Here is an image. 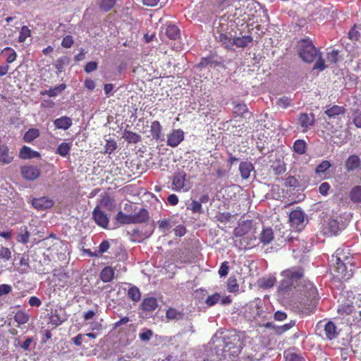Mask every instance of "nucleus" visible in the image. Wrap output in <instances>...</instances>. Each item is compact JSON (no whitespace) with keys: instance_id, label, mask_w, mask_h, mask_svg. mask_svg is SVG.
I'll list each match as a JSON object with an SVG mask.
<instances>
[{"instance_id":"obj_1","label":"nucleus","mask_w":361,"mask_h":361,"mask_svg":"<svg viewBox=\"0 0 361 361\" xmlns=\"http://www.w3.org/2000/svg\"><path fill=\"white\" fill-rule=\"evenodd\" d=\"M281 275L283 279L280 281L277 294L281 299L295 302L299 294H303L311 301L317 299V290L312 283L308 282L302 288L300 286L304 276V269L302 267H293L285 269L281 271Z\"/></svg>"},{"instance_id":"obj_2","label":"nucleus","mask_w":361,"mask_h":361,"mask_svg":"<svg viewBox=\"0 0 361 361\" xmlns=\"http://www.w3.org/2000/svg\"><path fill=\"white\" fill-rule=\"evenodd\" d=\"M332 262H334L332 270L333 274L343 280L350 279L355 269V261L348 250L338 248L332 255Z\"/></svg>"},{"instance_id":"obj_3","label":"nucleus","mask_w":361,"mask_h":361,"mask_svg":"<svg viewBox=\"0 0 361 361\" xmlns=\"http://www.w3.org/2000/svg\"><path fill=\"white\" fill-rule=\"evenodd\" d=\"M297 51L301 59L306 63H312L319 53L312 40L308 38L300 39L298 42Z\"/></svg>"},{"instance_id":"obj_4","label":"nucleus","mask_w":361,"mask_h":361,"mask_svg":"<svg viewBox=\"0 0 361 361\" xmlns=\"http://www.w3.org/2000/svg\"><path fill=\"white\" fill-rule=\"evenodd\" d=\"M245 314L248 319L255 321L257 324L268 319L266 312L263 310L262 304L259 300L252 301L247 304L245 307Z\"/></svg>"},{"instance_id":"obj_5","label":"nucleus","mask_w":361,"mask_h":361,"mask_svg":"<svg viewBox=\"0 0 361 361\" xmlns=\"http://www.w3.org/2000/svg\"><path fill=\"white\" fill-rule=\"evenodd\" d=\"M187 174L184 171H179L175 173L172 181L173 190L177 192L189 190L190 186Z\"/></svg>"},{"instance_id":"obj_6","label":"nucleus","mask_w":361,"mask_h":361,"mask_svg":"<svg viewBox=\"0 0 361 361\" xmlns=\"http://www.w3.org/2000/svg\"><path fill=\"white\" fill-rule=\"evenodd\" d=\"M324 128L334 143L342 145L345 142V136L341 129V126H339V128H335L330 122H327Z\"/></svg>"},{"instance_id":"obj_7","label":"nucleus","mask_w":361,"mask_h":361,"mask_svg":"<svg viewBox=\"0 0 361 361\" xmlns=\"http://www.w3.org/2000/svg\"><path fill=\"white\" fill-rule=\"evenodd\" d=\"M315 123V116L313 113H301L298 118V125L302 133H307Z\"/></svg>"},{"instance_id":"obj_8","label":"nucleus","mask_w":361,"mask_h":361,"mask_svg":"<svg viewBox=\"0 0 361 361\" xmlns=\"http://www.w3.org/2000/svg\"><path fill=\"white\" fill-rule=\"evenodd\" d=\"M92 219L97 225L103 228H108L109 226V217L107 214L102 210L99 205H97L92 211Z\"/></svg>"},{"instance_id":"obj_9","label":"nucleus","mask_w":361,"mask_h":361,"mask_svg":"<svg viewBox=\"0 0 361 361\" xmlns=\"http://www.w3.org/2000/svg\"><path fill=\"white\" fill-rule=\"evenodd\" d=\"M66 320L67 317L65 310L62 308L54 310L49 316V324H50L53 328H56Z\"/></svg>"},{"instance_id":"obj_10","label":"nucleus","mask_w":361,"mask_h":361,"mask_svg":"<svg viewBox=\"0 0 361 361\" xmlns=\"http://www.w3.org/2000/svg\"><path fill=\"white\" fill-rule=\"evenodd\" d=\"M346 112V109L343 106L338 105H327L324 114L331 121L332 119H340L341 116H343Z\"/></svg>"},{"instance_id":"obj_11","label":"nucleus","mask_w":361,"mask_h":361,"mask_svg":"<svg viewBox=\"0 0 361 361\" xmlns=\"http://www.w3.org/2000/svg\"><path fill=\"white\" fill-rule=\"evenodd\" d=\"M359 304H353V302L347 300L338 307V313L342 317L343 319H345L347 322L348 323V319L353 315V312H354L355 308L358 306Z\"/></svg>"},{"instance_id":"obj_12","label":"nucleus","mask_w":361,"mask_h":361,"mask_svg":"<svg viewBox=\"0 0 361 361\" xmlns=\"http://www.w3.org/2000/svg\"><path fill=\"white\" fill-rule=\"evenodd\" d=\"M320 329H323L324 334L329 340H333L338 336L336 326L331 321H329L324 324H322V322H319L317 325V329L319 330Z\"/></svg>"},{"instance_id":"obj_13","label":"nucleus","mask_w":361,"mask_h":361,"mask_svg":"<svg viewBox=\"0 0 361 361\" xmlns=\"http://www.w3.org/2000/svg\"><path fill=\"white\" fill-rule=\"evenodd\" d=\"M184 139V132L181 129L173 130L167 135V145L171 147H177Z\"/></svg>"},{"instance_id":"obj_14","label":"nucleus","mask_w":361,"mask_h":361,"mask_svg":"<svg viewBox=\"0 0 361 361\" xmlns=\"http://www.w3.org/2000/svg\"><path fill=\"white\" fill-rule=\"evenodd\" d=\"M252 227L253 224L252 220L243 221L234 228L233 235L235 237H243L252 231Z\"/></svg>"},{"instance_id":"obj_15","label":"nucleus","mask_w":361,"mask_h":361,"mask_svg":"<svg viewBox=\"0 0 361 361\" xmlns=\"http://www.w3.org/2000/svg\"><path fill=\"white\" fill-rule=\"evenodd\" d=\"M40 170L34 166H23L21 167V174L27 180H35L40 176Z\"/></svg>"},{"instance_id":"obj_16","label":"nucleus","mask_w":361,"mask_h":361,"mask_svg":"<svg viewBox=\"0 0 361 361\" xmlns=\"http://www.w3.org/2000/svg\"><path fill=\"white\" fill-rule=\"evenodd\" d=\"M32 206L37 210L42 211L53 207L54 201L48 197L34 198L32 200Z\"/></svg>"},{"instance_id":"obj_17","label":"nucleus","mask_w":361,"mask_h":361,"mask_svg":"<svg viewBox=\"0 0 361 361\" xmlns=\"http://www.w3.org/2000/svg\"><path fill=\"white\" fill-rule=\"evenodd\" d=\"M345 168L348 172L361 169V160L359 156L353 154L348 157L345 163Z\"/></svg>"},{"instance_id":"obj_18","label":"nucleus","mask_w":361,"mask_h":361,"mask_svg":"<svg viewBox=\"0 0 361 361\" xmlns=\"http://www.w3.org/2000/svg\"><path fill=\"white\" fill-rule=\"evenodd\" d=\"M14 157L13 152H10L6 145H0V162L3 164H8L13 161Z\"/></svg>"},{"instance_id":"obj_19","label":"nucleus","mask_w":361,"mask_h":361,"mask_svg":"<svg viewBox=\"0 0 361 361\" xmlns=\"http://www.w3.org/2000/svg\"><path fill=\"white\" fill-rule=\"evenodd\" d=\"M348 324L357 329H361V304L355 308L353 315L348 319Z\"/></svg>"},{"instance_id":"obj_20","label":"nucleus","mask_w":361,"mask_h":361,"mask_svg":"<svg viewBox=\"0 0 361 361\" xmlns=\"http://www.w3.org/2000/svg\"><path fill=\"white\" fill-rule=\"evenodd\" d=\"M158 307V302L155 298L148 297L143 299L140 307L145 312L154 311Z\"/></svg>"},{"instance_id":"obj_21","label":"nucleus","mask_w":361,"mask_h":361,"mask_svg":"<svg viewBox=\"0 0 361 361\" xmlns=\"http://www.w3.org/2000/svg\"><path fill=\"white\" fill-rule=\"evenodd\" d=\"M149 212L146 209L142 208L137 213L132 214L133 224H142L148 221Z\"/></svg>"},{"instance_id":"obj_22","label":"nucleus","mask_w":361,"mask_h":361,"mask_svg":"<svg viewBox=\"0 0 361 361\" xmlns=\"http://www.w3.org/2000/svg\"><path fill=\"white\" fill-rule=\"evenodd\" d=\"M216 39L221 43V44L227 49H233L234 38H232L231 33H219V36L216 37Z\"/></svg>"},{"instance_id":"obj_23","label":"nucleus","mask_w":361,"mask_h":361,"mask_svg":"<svg viewBox=\"0 0 361 361\" xmlns=\"http://www.w3.org/2000/svg\"><path fill=\"white\" fill-rule=\"evenodd\" d=\"M73 124L70 117L63 116L54 121V125L57 129L68 130Z\"/></svg>"},{"instance_id":"obj_24","label":"nucleus","mask_w":361,"mask_h":361,"mask_svg":"<svg viewBox=\"0 0 361 361\" xmlns=\"http://www.w3.org/2000/svg\"><path fill=\"white\" fill-rule=\"evenodd\" d=\"M19 157L22 159H29L32 158L40 157V154L37 151L32 150L27 146H23L19 152Z\"/></svg>"},{"instance_id":"obj_25","label":"nucleus","mask_w":361,"mask_h":361,"mask_svg":"<svg viewBox=\"0 0 361 361\" xmlns=\"http://www.w3.org/2000/svg\"><path fill=\"white\" fill-rule=\"evenodd\" d=\"M339 230V223L334 219H329L324 227V233L331 235H336Z\"/></svg>"},{"instance_id":"obj_26","label":"nucleus","mask_w":361,"mask_h":361,"mask_svg":"<svg viewBox=\"0 0 361 361\" xmlns=\"http://www.w3.org/2000/svg\"><path fill=\"white\" fill-rule=\"evenodd\" d=\"M253 170L254 166L250 161H242L239 165V171L243 179H247Z\"/></svg>"},{"instance_id":"obj_27","label":"nucleus","mask_w":361,"mask_h":361,"mask_svg":"<svg viewBox=\"0 0 361 361\" xmlns=\"http://www.w3.org/2000/svg\"><path fill=\"white\" fill-rule=\"evenodd\" d=\"M115 275V271L114 269L111 267L107 266L105 267L100 272V279L104 283H109L111 282Z\"/></svg>"},{"instance_id":"obj_28","label":"nucleus","mask_w":361,"mask_h":361,"mask_svg":"<svg viewBox=\"0 0 361 361\" xmlns=\"http://www.w3.org/2000/svg\"><path fill=\"white\" fill-rule=\"evenodd\" d=\"M290 224L294 226H299L304 221V214L300 210H293L289 214Z\"/></svg>"},{"instance_id":"obj_29","label":"nucleus","mask_w":361,"mask_h":361,"mask_svg":"<svg viewBox=\"0 0 361 361\" xmlns=\"http://www.w3.org/2000/svg\"><path fill=\"white\" fill-rule=\"evenodd\" d=\"M253 40V38L251 35H244L241 37H234L233 47L235 46L238 48H245L248 46Z\"/></svg>"},{"instance_id":"obj_30","label":"nucleus","mask_w":361,"mask_h":361,"mask_svg":"<svg viewBox=\"0 0 361 361\" xmlns=\"http://www.w3.org/2000/svg\"><path fill=\"white\" fill-rule=\"evenodd\" d=\"M115 200L114 197H111L109 194L105 193L102 195L99 203V206H103L106 208H107L109 210H111L114 208L115 204H114Z\"/></svg>"},{"instance_id":"obj_31","label":"nucleus","mask_w":361,"mask_h":361,"mask_svg":"<svg viewBox=\"0 0 361 361\" xmlns=\"http://www.w3.org/2000/svg\"><path fill=\"white\" fill-rule=\"evenodd\" d=\"M260 242L264 245L269 244L274 239V232L271 228H264L260 235Z\"/></svg>"},{"instance_id":"obj_32","label":"nucleus","mask_w":361,"mask_h":361,"mask_svg":"<svg viewBox=\"0 0 361 361\" xmlns=\"http://www.w3.org/2000/svg\"><path fill=\"white\" fill-rule=\"evenodd\" d=\"M66 88V85L64 83L60 84L53 88H50L47 90H43L40 92L41 95H48L50 97H56L59 93H61Z\"/></svg>"},{"instance_id":"obj_33","label":"nucleus","mask_w":361,"mask_h":361,"mask_svg":"<svg viewBox=\"0 0 361 361\" xmlns=\"http://www.w3.org/2000/svg\"><path fill=\"white\" fill-rule=\"evenodd\" d=\"M184 313L175 308L169 307L166 312V318L168 320H180L183 319Z\"/></svg>"},{"instance_id":"obj_34","label":"nucleus","mask_w":361,"mask_h":361,"mask_svg":"<svg viewBox=\"0 0 361 361\" xmlns=\"http://www.w3.org/2000/svg\"><path fill=\"white\" fill-rule=\"evenodd\" d=\"M123 137L128 143L135 144L141 141V136L139 134L128 130H124Z\"/></svg>"},{"instance_id":"obj_35","label":"nucleus","mask_w":361,"mask_h":361,"mask_svg":"<svg viewBox=\"0 0 361 361\" xmlns=\"http://www.w3.org/2000/svg\"><path fill=\"white\" fill-rule=\"evenodd\" d=\"M150 132L152 137L157 140H159L161 137L162 128L160 123L158 121H154L151 123Z\"/></svg>"},{"instance_id":"obj_36","label":"nucleus","mask_w":361,"mask_h":361,"mask_svg":"<svg viewBox=\"0 0 361 361\" xmlns=\"http://www.w3.org/2000/svg\"><path fill=\"white\" fill-rule=\"evenodd\" d=\"M30 237V233L26 226H22L19 229V233L17 235V240L23 244L28 243Z\"/></svg>"},{"instance_id":"obj_37","label":"nucleus","mask_w":361,"mask_h":361,"mask_svg":"<svg viewBox=\"0 0 361 361\" xmlns=\"http://www.w3.org/2000/svg\"><path fill=\"white\" fill-rule=\"evenodd\" d=\"M283 359L284 361H306L301 354L290 350H286L283 352Z\"/></svg>"},{"instance_id":"obj_38","label":"nucleus","mask_w":361,"mask_h":361,"mask_svg":"<svg viewBox=\"0 0 361 361\" xmlns=\"http://www.w3.org/2000/svg\"><path fill=\"white\" fill-rule=\"evenodd\" d=\"M349 197L354 203L361 202V186L357 185L353 187L349 193Z\"/></svg>"},{"instance_id":"obj_39","label":"nucleus","mask_w":361,"mask_h":361,"mask_svg":"<svg viewBox=\"0 0 361 361\" xmlns=\"http://www.w3.org/2000/svg\"><path fill=\"white\" fill-rule=\"evenodd\" d=\"M30 315L27 312L23 310H18L15 313L14 320L18 324H25L29 321Z\"/></svg>"},{"instance_id":"obj_40","label":"nucleus","mask_w":361,"mask_h":361,"mask_svg":"<svg viewBox=\"0 0 361 361\" xmlns=\"http://www.w3.org/2000/svg\"><path fill=\"white\" fill-rule=\"evenodd\" d=\"M166 35L171 39H176L180 36V30L175 25H169L166 30Z\"/></svg>"},{"instance_id":"obj_41","label":"nucleus","mask_w":361,"mask_h":361,"mask_svg":"<svg viewBox=\"0 0 361 361\" xmlns=\"http://www.w3.org/2000/svg\"><path fill=\"white\" fill-rule=\"evenodd\" d=\"M39 136V131L37 128L29 129L23 136V140L25 142H32L34 140Z\"/></svg>"},{"instance_id":"obj_42","label":"nucleus","mask_w":361,"mask_h":361,"mask_svg":"<svg viewBox=\"0 0 361 361\" xmlns=\"http://www.w3.org/2000/svg\"><path fill=\"white\" fill-rule=\"evenodd\" d=\"M116 221L120 224H133L132 215L126 214L123 212H118L115 217Z\"/></svg>"},{"instance_id":"obj_43","label":"nucleus","mask_w":361,"mask_h":361,"mask_svg":"<svg viewBox=\"0 0 361 361\" xmlns=\"http://www.w3.org/2000/svg\"><path fill=\"white\" fill-rule=\"evenodd\" d=\"M306 142L303 140L299 139L295 141L293 148L295 153L302 155L306 152Z\"/></svg>"},{"instance_id":"obj_44","label":"nucleus","mask_w":361,"mask_h":361,"mask_svg":"<svg viewBox=\"0 0 361 361\" xmlns=\"http://www.w3.org/2000/svg\"><path fill=\"white\" fill-rule=\"evenodd\" d=\"M71 146V143L62 142L58 146L56 152L60 156L65 157L69 154Z\"/></svg>"},{"instance_id":"obj_45","label":"nucleus","mask_w":361,"mask_h":361,"mask_svg":"<svg viewBox=\"0 0 361 361\" xmlns=\"http://www.w3.org/2000/svg\"><path fill=\"white\" fill-rule=\"evenodd\" d=\"M173 226V222L171 218L164 219L158 221V227L161 232L166 233Z\"/></svg>"},{"instance_id":"obj_46","label":"nucleus","mask_w":361,"mask_h":361,"mask_svg":"<svg viewBox=\"0 0 361 361\" xmlns=\"http://www.w3.org/2000/svg\"><path fill=\"white\" fill-rule=\"evenodd\" d=\"M109 247L110 244L109 240H104L100 243L99 246V250H95L94 252H90V255L92 257H98L102 255L103 253L106 252L109 250Z\"/></svg>"},{"instance_id":"obj_47","label":"nucleus","mask_w":361,"mask_h":361,"mask_svg":"<svg viewBox=\"0 0 361 361\" xmlns=\"http://www.w3.org/2000/svg\"><path fill=\"white\" fill-rule=\"evenodd\" d=\"M127 295L128 297L134 302H138L141 298L140 289L136 286L130 288L128 290Z\"/></svg>"},{"instance_id":"obj_48","label":"nucleus","mask_w":361,"mask_h":361,"mask_svg":"<svg viewBox=\"0 0 361 361\" xmlns=\"http://www.w3.org/2000/svg\"><path fill=\"white\" fill-rule=\"evenodd\" d=\"M295 325V320H290L288 323L285 324L281 326H276V334L278 336L282 335L285 332L289 331L291 328H293Z\"/></svg>"},{"instance_id":"obj_49","label":"nucleus","mask_w":361,"mask_h":361,"mask_svg":"<svg viewBox=\"0 0 361 361\" xmlns=\"http://www.w3.org/2000/svg\"><path fill=\"white\" fill-rule=\"evenodd\" d=\"M116 0H100L99 7L104 12L109 11L115 5Z\"/></svg>"},{"instance_id":"obj_50","label":"nucleus","mask_w":361,"mask_h":361,"mask_svg":"<svg viewBox=\"0 0 361 361\" xmlns=\"http://www.w3.org/2000/svg\"><path fill=\"white\" fill-rule=\"evenodd\" d=\"M2 53L6 54V62L8 63H13L17 57V54L14 49L11 47H6L3 49Z\"/></svg>"},{"instance_id":"obj_51","label":"nucleus","mask_w":361,"mask_h":361,"mask_svg":"<svg viewBox=\"0 0 361 361\" xmlns=\"http://www.w3.org/2000/svg\"><path fill=\"white\" fill-rule=\"evenodd\" d=\"M227 290L230 293H236L239 290V285L234 277H230L227 282Z\"/></svg>"},{"instance_id":"obj_52","label":"nucleus","mask_w":361,"mask_h":361,"mask_svg":"<svg viewBox=\"0 0 361 361\" xmlns=\"http://www.w3.org/2000/svg\"><path fill=\"white\" fill-rule=\"evenodd\" d=\"M31 35V30L27 26H23L18 36V42H24Z\"/></svg>"},{"instance_id":"obj_53","label":"nucleus","mask_w":361,"mask_h":361,"mask_svg":"<svg viewBox=\"0 0 361 361\" xmlns=\"http://www.w3.org/2000/svg\"><path fill=\"white\" fill-rule=\"evenodd\" d=\"M221 299V295L218 293H215L211 295H209L205 300V303L207 306L212 307L216 305Z\"/></svg>"},{"instance_id":"obj_54","label":"nucleus","mask_w":361,"mask_h":361,"mask_svg":"<svg viewBox=\"0 0 361 361\" xmlns=\"http://www.w3.org/2000/svg\"><path fill=\"white\" fill-rule=\"evenodd\" d=\"M11 251L9 248L0 246V259L4 262H7L11 259Z\"/></svg>"},{"instance_id":"obj_55","label":"nucleus","mask_w":361,"mask_h":361,"mask_svg":"<svg viewBox=\"0 0 361 361\" xmlns=\"http://www.w3.org/2000/svg\"><path fill=\"white\" fill-rule=\"evenodd\" d=\"M117 148V144L114 140H106V145L104 146V153L111 154L113 153L116 149Z\"/></svg>"},{"instance_id":"obj_56","label":"nucleus","mask_w":361,"mask_h":361,"mask_svg":"<svg viewBox=\"0 0 361 361\" xmlns=\"http://www.w3.org/2000/svg\"><path fill=\"white\" fill-rule=\"evenodd\" d=\"M331 166L329 161H322L317 167L315 171L317 173H324Z\"/></svg>"},{"instance_id":"obj_57","label":"nucleus","mask_w":361,"mask_h":361,"mask_svg":"<svg viewBox=\"0 0 361 361\" xmlns=\"http://www.w3.org/2000/svg\"><path fill=\"white\" fill-rule=\"evenodd\" d=\"M247 111V107L245 104H237L233 108V113L238 116H243Z\"/></svg>"},{"instance_id":"obj_58","label":"nucleus","mask_w":361,"mask_h":361,"mask_svg":"<svg viewBox=\"0 0 361 361\" xmlns=\"http://www.w3.org/2000/svg\"><path fill=\"white\" fill-rule=\"evenodd\" d=\"M292 104V100L287 97H283L277 101V105L283 109H287Z\"/></svg>"},{"instance_id":"obj_59","label":"nucleus","mask_w":361,"mask_h":361,"mask_svg":"<svg viewBox=\"0 0 361 361\" xmlns=\"http://www.w3.org/2000/svg\"><path fill=\"white\" fill-rule=\"evenodd\" d=\"M317 56H318V59L314 66V69H317L320 71H322L326 68L324 60L322 58V54L320 52L319 53V54Z\"/></svg>"},{"instance_id":"obj_60","label":"nucleus","mask_w":361,"mask_h":361,"mask_svg":"<svg viewBox=\"0 0 361 361\" xmlns=\"http://www.w3.org/2000/svg\"><path fill=\"white\" fill-rule=\"evenodd\" d=\"M74 43V40L72 36H65L61 42V46L64 48H71Z\"/></svg>"},{"instance_id":"obj_61","label":"nucleus","mask_w":361,"mask_h":361,"mask_svg":"<svg viewBox=\"0 0 361 361\" xmlns=\"http://www.w3.org/2000/svg\"><path fill=\"white\" fill-rule=\"evenodd\" d=\"M190 209L193 213H202V204L199 201L193 200L190 204Z\"/></svg>"},{"instance_id":"obj_62","label":"nucleus","mask_w":361,"mask_h":361,"mask_svg":"<svg viewBox=\"0 0 361 361\" xmlns=\"http://www.w3.org/2000/svg\"><path fill=\"white\" fill-rule=\"evenodd\" d=\"M153 335V332L151 329H147L145 331L140 334V338L142 341H149Z\"/></svg>"},{"instance_id":"obj_63","label":"nucleus","mask_w":361,"mask_h":361,"mask_svg":"<svg viewBox=\"0 0 361 361\" xmlns=\"http://www.w3.org/2000/svg\"><path fill=\"white\" fill-rule=\"evenodd\" d=\"M228 264V262H224L221 264V267L218 271L220 276H226L228 274L229 269Z\"/></svg>"},{"instance_id":"obj_64","label":"nucleus","mask_w":361,"mask_h":361,"mask_svg":"<svg viewBox=\"0 0 361 361\" xmlns=\"http://www.w3.org/2000/svg\"><path fill=\"white\" fill-rule=\"evenodd\" d=\"M28 303L31 307H39L42 305L41 300L36 296H31L29 298Z\"/></svg>"}]
</instances>
